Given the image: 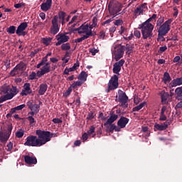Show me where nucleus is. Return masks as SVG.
Masks as SVG:
<instances>
[{"label":"nucleus","instance_id":"19","mask_svg":"<svg viewBox=\"0 0 182 182\" xmlns=\"http://www.w3.org/2000/svg\"><path fill=\"white\" fill-rule=\"evenodd\" d=\"M26 105L28 106V109L31 110V112H36V113H39V108L41 106L37 104H33L32 102L28 101L26 103Z\"/></svg>","mask_w":182,"mask_h":182},{"label":"nucleus","instance_id":"64","mask_svg":"<svg viewBox=\"0 0 182 182\" xmlns=\"http://www.w3.org/2000/svg\"><path fill=\"white\" fill-rule=\"evenodd\" d=\"M182 107V101L179 102L175 107L176 110H177V109H181Z\"/></svg>","mask_w":182,"mask_h":182},{"label":"nucleus","instance_id":"48","mask_svg":"<svg viewBox=\"0 0 182 182\" xmlns=\"http://www.w3.org/2000/svg\"><path fill=\"white\" fill-rule=\"evenodd\" d=\"M24 132L23 131H18L16 133V136L18 137V139H21V137H23Z\"/></svg>","mask_w":182,"mask_h":182},{"label":"nucleus","instance_id":"31","mask_svg":"<svg viewBox=\"0 0 182 182\" xmlns=\"http://www.w3.org/2000/svg\"><path fill=\"white\" fill-rule=\"evenodd\" d=\"M163 82L165 83V85H167L168 82H171V77L168 72H165L164 73Z\"/></svg>","mask_w":182,"mask_h":182},{"label":"nucleus","instance_id":"6","mask_svg":"<svg viewBox=\"0 0 182 182\" xmlns=\"http://www.w3.org/2000/svg\"><path fill=\"white\" fill-rule=\"evenodd\" d=\"M112 53L114 55L116 62H118L124 55V46H122V44L114 46L112 48Z\"/></svg>","mask_w":182,"mask_h":182},{"label":"nucleus","instance_id":"50","mask_svg":"<svg viewBox=\"0 0 182 182\" xmlns=\"http://www.w3.org/2000/svg\"><path fill=\"white\" fill-rule=\"evenodd\" d=\"M167 50V46H164L159 48V53H163L164 52H166Z\"/></svg>","mask_w":182,"mask_h":182},{"label":"nucleus","instance_id":"33","mask_svg":"<svg viewBox=\"0 0 182 182\" xmlns=\"http://www.w3.org/2000/svg\"><path fill=\"white\" fill-rule=\"evenodd\" d=\"M144 12V11L142 9L141 7H136V9L134 10L136 18H137V16H140V15H143Z\"/></svg>","mask_w":182,"mask_h":182},{"label":"nucleus","instance_id":"9","mask_svg":"<svg viewBox=\"0 0 182 182\" xmlns=\"http://www.w3.org/2000/svg\"><path fill=\"white\" fill-rule=\"evenodd\" d=\"M118 100L121 103L120 106L122 107H128L129 104L127 102L129 100V97L126 95V92L122 91V90H118Z\"/></svg>","mask_w":182,"mask_h":182},{"label":"nucleus","instance_id":"52","mask_svg":"<svg viewBox=\"0 0 182 182\" xmlns=\"http://www.w3.org/2000/svg\"><path fill=\"white\" fill-rule=\"evenodd\" d=\"M164 22V18H159L156 22V26H161V24Z\"/></svg>","mask_w":182,"mask_h":182},{"label":"nucleus","instance_id":"32","mask_svg":"<svg viewBox=\"0 0 182 182\" xmlns=\"http://www.w3.org/2000/svg\"><path fill=\"white\" fill-rule=\"evenodd\" d=\"M41 42L43 43V45H46V46H49V45H50L52 43V38H43L41 39Z\"/></svg>","mask_w":182,"mask_h":182},{"label":"nucleus","instance_id":"54","mask_svg":"<svg viewBox=\"0 0 182 182\" xmlns=\"http://www.w3.org/2000/svg\"><path fill=\"white\" fill-rule=\"evenodd\" d=\"M134 36H136V38H140L141 36V33H140V31H138V30L134 31Z\"/></svg>","mask_w":182,"mask_h":182},{"label":"nucleus","instance_id":"30","mask_svg":"<svg viewBox=\"0 0 182 182\" xmlns=\"http://www.w3.org/2000/svg\"><path fill=\"white\" fill-rule=\"evenodd\" d=\"M77 79L81 80V82H86L87 80V74L85 71H82L80 74L78 75Z\"/></svg>","mask_w":182,"mask_h":182},{"label":"nucleus","instance_id":"16","mask_svg":"<svg viewBox=\"0 0 182 182\" xmlns=\"http://www.w3.org/2000/svg\"><path fill=\"white\" fill-rule=\"evenodd\" d=\"M31 93L32 89H31V84L28 82L25 83L21 92V96H28V95H31Z\"/></svg>","mask_w":182,"mask_h":182},{"label":"nucleus","instance_id":"37","mask_svg":"<svg viewBox=\"0 0 182 182\" xmlns=\"http://www.w3.org/2000/svg\"><path fill=\"white\" fill-rule=\"evenodd\" d=\"M27 119L28 120L30 126H31V127H33V126H35V124H36V121L35 120V118H33V117L28 116L27 117Z\"/></svg>","mask_w":182,"mask_h":182},{"label":"nucleus","instance_id":"8","mask_svg":"<svg viewBox=\"0 0 182 182\" xmlns=\"http://www.w3.org/2000/svg\"><path fill=\"white\" fill-rule=\"evenodd\" d=\"M107 89L105 90L107 93L110 92L112 90H116L119 87V76L114 75L108 82Z\"/></svg>","mask_w":182,"mask_h":182},{"label":"nucleus","instance_id":"55","mask_svg":"<svg viewBox=\"0 0 182 182\" xmlns=\"http://www.w3.org/2000/svg\"><path fill=\"white\" fill-rule=\"evenodd\" d=\"M22 6H25V4L23 3H18L14 4V8L16 9H19V8H22Z\"/></svg>","mask_w":182,"mask_h":182},{"label":"nucleus","instance_id":"58","mask_svg":"<svg viewBox=\"0 0 182 182\" xmlns=\"http://www.w3.org/2000/svg\"><path fill=\"white\" fill-rule=\"evenodd\" d=\"M159 120H160L161 122H164V121L167 120V117H166V114H161Z\"/></svg>","mask_w":182,"mask_h":182},{"label":"nucleus","instance_id":"61","mask_svg":"<svg viewBox=\"0 0 182 182\" xmlns=\"http://www.w3.org/2000/svg\"><path fill=\"white\" fill-rule=\"evenodd\" d=\"M79 66H80V63H79V60H77L75 63H74L73 68V69H75V70H77V68H79Z\"/></svg>","mask_w":182,"mask_h":182},{"label":"nucleus","instance_id":"40","mask_svg":"<svg viewBox=\"0 0 182 182\" xmlns=\"http://www.w3.org/2000/svg\"><path fill=\"white\" fill-rule=\"evenodd\" d=\"M164 36H166V34H161V33H158V42H164L166 41V38H164Z\"/></svg>","mask_w":182,"mask_h":182},{"label":"nucleus","instance_id":"22","mask_svg":"<svg viewBox=\"0 0 182 182\" xmlns=\"http://www.w3.org/2000/svg\"><path fill=\"white\" fill-rule=\"evenodd\" d=\"M182 77L173 79L169 84L171 87H176V86H181Z\"/></svg>","mask_w":182,"mask_h":182},{"label":"nucleus","instance_id":"2","mask_svg":"<svg viewBox=\"0 0 182 182\" xmlns=\"http://www.w3.org/2000/svg\"><path fill=\"white\" fill-rule=\"evenodd\" d=\"M28 28V23L23 22L21 23L16 29V26H10L6 29V32L9 35H14V33H16L17 36H26L28 35V32L25 31V30Z\"/></svg>","mask_w":182,"mask_h":182},{"label":"nucleus","instance_id":"38","mask_svg":"<svg viewBox=\"0 0 182 182\" xmlns=\"http://www.w3.org/2000/svg\"><path fill=\"white\" fill-rule=\"evenodd\" d=\"M83 81H75L71 85V87L76 89L77 86H82Z\"/></svg>","mask_w":182,"mask_h":182},{"label":"nucleus","instance_id":"7","mask_svg":"<svg viewBox=\"0 0 182 182\" xmlns=\"http://www.w3.org/2000/svg\"><path fill=\"white\" fill-rule=\"evenodd\" d=\"M108 11L114 18L122 11V6L117 1L112 0L108 4Z\"/></svg>","mask_w":182,"mask_h":182},{"label":"nucleus","instance_id":"39","mask_svg":"<svg viewBox=\"0 0 182 182\" xmlns=\"http://www.w3.org/2000/svg\"><path fill=\"white\" fill-rule=\"evenodd\" d=\"M109 125V127H107V131L109 132V133H113L114 129H116V125L114 124H111Z\"/></svg>","mask_w":182,"mask_h":182},{"label":"nucleus","instance_id":"53","mask_svg":"<svg viewBox=\"0 0 182 182\" xmlns=\"http://www.w3.org/2000/svg\"><path fill=\"white\" fill-rule=\"evenodd\" d=\"M52 122H54L55 124H59L60 123H62L63 121L59 118H53Z\"/></svg>","mask_w":182,"mask_h":182},{"label":"nucleus","instance_id":"11","mask_svg":"<svg viewBox=\"0 0 182 182\" xmlns=\"http://www.w3.org/2000/svg\"><path fill=\"white\" fill-rule=\"evenodd\" d=\"M58 20L59 17L58 16H54L51 21L52 26L50 27V32L53 35H56L60 29V28H59Z\"/></svg>","mask_w":182,"mask_h":182},{"label":"nucleus","instance_id":"15","mask_svg":"<svg viewBox=\"0 0 182 182\" xmlns=\"http://www.w3.org/2000/svg\"><path fill=\"white\" fill-rule=\"evenodd\" d=\"M24 161L26 164L29 166H32V164H36L38 163V159H36V156H31L29 155L24 156Z\"/></svg>","mask_w":182,"mask_h":182},{"label":"nucleus","instance_id":"56","mask_svg":"<svg viewBox=\"0 0 182 182\" xmlns=\"http://www.w3.org/2000/svg\"><path fill=\"white\" fill-rule=\"evenodd\" d=\"M70 93H72V88L70 87H68V89L67 90V91L65 92L64 96H65L66 97H68V96L70 95Z\"/></svg>","mask_w":182,"mask_h":182},{"label":"nucleus","instance_id":"4","mask_svg":"<svg viewBox=\"0 0 182 182\" xmlns=\"http://www.w3.org/2000/svg\"><path fill=\"white\" fill-rule=\"evenodd\" d=\"M139 29H141L142 38L144 39H151L153 38V30L154 29V26L153 24H139Z\"/></svg>","mask_w":182,"mask_h":182},{"label":"nucleus","instance_id":"26","mask_svg":"<svg viewBox=\"0 0 182 182\" xmlns=\"http://www.w3.org/2000/svg\"><path fill=\"white\" fill-rule=\"evenodd\" d=\"M9 135L6 133L2 131L0 132V142L1 143H6V141H8V140H9Z\"/></svg>","mask_w":182,"mask_h":182},{"label":"nucleus","instance_id":"29","mask_svg":"<svg viewBox=\"0 0 182 182\" xmlns=\"http://www.w3.org/2000/svg\"><path fill=\"white\" fill-rule=\"evenodd\" d=\"M134 48V45L132 43H127L124 46V50H127V55H130L132 53V50Z\"/></svg>","mask_w":182,"mask_h":182},{"label":"nucleus","instance_id":"27","mask_svg":"<svg viewBox=\"0 0 182 182\" xmlns=\"http://www.w3.org/2000/svg\"><path fill=\"white\" fill-rule=\"evenodd\" d=\"M175 95L177 100H182V86L175 90Z\"/></svg>","mask_w":182,"mask_h":182},{"label":"nucleus","instance_id":"20","mask_svg":"<svg viewBox=\"0 0 182 182\" xmlns=\"http://www.w3.org/2000/svg\"><path fill=\"white\" fill-rule=\"evenodd\" d=\"M169 124H170L169 122H165L162 124L156 123L154 124V128L156 129L157 130H159V132H163L164 130H166V129L168 127Z\"/></svg>","mask_w":182,"mask_h":182},{"label":"nucleus","instance_id":"24","mask_svg":"<svg viewBox=\"0 0 182 182\" xmlns=\"http://www.w3.org/2000/svg\"><path fill=\"white\" fill-rule=\"evenodd\" d=\"M46 90H48V84H41L39 86L38 95H40V96H43V95L46 93Z\"/></svg>","mask_w":182,"mask_h":182},{"label":"nucleus","instance_id":"5","mask_svg":"<svg viewBox=\"0 0 182 182\" xmlns=\"http://www.w3.org/2000/svg\"><path fill=\"white\" fill-rule=\"evenodd\" d=\"M36 134L40 139H44L45 144H46L48 141H50V139H52V137H58L57 133H51L49 131H43L41 129H37L36 131Z\"/></svg>","mask_w":182,"mask_h":182},{"label":"nucleus","instance_id":"35","mask_svg":"<svg viewBox=\"0 0 182 182\" xmlns=\"http://www.w3.org/2000/svg\"><path fill=\"white\" fill-rule=\"evenodd\" d=\"M157 18V14H153L152 16L148 18L145 22L142 23L144 25H151V22L153 19H156Z\"/></svg>","mask_w":182,"mask_h":182},{"label":"nucleus","instance_id":"23","mask_svg":"<svg viewBox=\"0 0 182 182\" xmlns=\"http://www.w3.org/2000/svg\"><path fill=\"white\" fill-rule=\"evenodd\" d=\"M50 72V67L43 66L41 71L37 72L38 77H42L43 75H46V73H49Z\"/></svg>","mask_w":182,"mask_h":182},{"label":"nucleus","instance_id":"63","mask_svg":"<svg viewBox=\"0 0 182 182\" xmlns=\"http://www.w3.org/2000/svg\"><path fill=\"white\" fill-rule=\"evenodd\" d=\"M26 105L25 104H23V105H18V106L16 107V110H22V109L26 107Z\"/></svg>","mask_w":182,"mask_h":182},{"label":"nucleus","instance_id":"44","mask_svg":"<svg viewBox=\"0 0 182 182\" xmlns=\"http://www.w3.org/2000/svg\"><path fill=\"white\" fill-rule=\"evenodd\" d=\"M59 19H61L62 21L65 20V18L66 17V13L64 11H60L58 14Z\"/></svg>","mask_w":182,"mask_h":182},{"label":"nucleus","instance_id":"43","mask_svg":"<svg viewBox=\"0 0 182 182\" xmlns=\"http://www.w3.org/2000/svg\"><path fill=\"white\" fill-rule=\"evenodd\" d=\"M89 52L92 55V56H95L96 53H99V50L95 48H92L89 49Z\"/></svg>","mask_w":182,"mask_h":182},{"label":"nucleus","instance_id":"60","mask_svg":"<svg viewBox=\"0 0 182 182\" xmlns=\"http://www.w3.org/2000/svg\"><path fill=\"white\" fill-rule=\"evenodd\" d=\"M14 147V144L12 142H9L7 144V151H11V150H12V148Z\"/></svg>","mask_w":182,"mask_h":182},{"label":"nucleus","instance_id":"3","mask_svg":"<svg viewBox=\"0 0 182 182\" xmlns=\"http://www.w3.org/2000/svg\"><path fill=\"white\" fill-rule=\"evenodd\" d=\"M45 144V140L39 136L30 135L26 138V141L24 143V146H28L31 147H41Z\"/></svg>","mask_w":182,"mask_h":182},{"label":"nucleus","instance_id":"36","mask_svg":"<svg viewBox=\"0 0 182 182\" xmlns=\"http://www.w3.org/2000/svg\"><path fill=\"white\" fill-rule=\"evenodd\" d=\"M144 106H146V102H141L138 106L134 107L132 110L133 112H139V110H141V109H143Z\"/></svg>","mask_w":182,"mask_h":182},{"label":"nucleus","instance_id":"41","mask_svg":"<svg viewBox=\"0 0 182 182\" xmlns=\"http://www.w3.org/2000/svg\"><path fill=\"white\" fill-rule=\"evenodd\" d=\"M61 49L63 50H70V43H67L62 44Z\"/></svg>","mask_w":182,"mask_h":182},{"label":"nucleus","instance_id":"62","mask_svg":"<svg viewBox=\"0 0 182 182\" xmlns=\"http://www.w3.org/2000/svg\"><path fill=\"white\" fill-rule=\"evenodd\" d=\"M95 117V116H93V112H90L88 114H87V120H92Z\"/></svg>","mask_w":182,"mask_h":182},{"label":"nucleus","instance_id":"49","mask_svg":"<svg viewBox=\"0 0 182 182\" xmlns=\"http://www.w3.org/2000/svg\"><path fill=\"white\" fill-rule=\"evenodd\" d=\"M4 66H6V69H9V68H11V60L6 59L4 61Z\"/></svg>","mask_w":182,"mask_h":182},{"label":"nucleus","instance_id":"46","mask_svg":"<svg viewBox=\"0 0 182 182\" xmlns=\"http://www.w3.org/2000/svg\"><path fill=\"white\" fill-rule=\"evenodd\" d=\"M95 127L94 126L90 127V129L87 131V134L92 136L95 133Z\"/></svg>","mask_w":182,"mask_h":182},{"label":"nucleus","instance_id":"34","mask_svg":"<svg viewBox=\"0 0 182 182\" xmlns=\"http://www.w3.org/2000/svg\"><path fill=\"white\" fill-rule=\"evenodd\" d=\"M50 8L52 7L46 3H42L41 5V11H43V12H48Z\"/></svg>","mask_w":182,"mask_h":182},{"label":"nucleus","instance_id":"57","mask_svg":"<svg viewBox=\"0 0 182 182\" xmlns=\"http://www.w3.org/2000/svg\"><path fill=\"white\" fill-rule=\"evenodd\" d=\"M9 137H11V134L12 133V126H9L7 131L5 132Z\"/></svg>","mask_w":182,"mask_h":182},{"label":"nucleus","instance_id":"1","mask_svg":"<svg viewBox=\"0 0 182 182\" xmlns=\"http://www.w3.org/2000/svg\"><path fill=\"white\" fill-rule=\"evenodd\" d=\"M18 92L16 87L5 84L0 88V95H5L0 97V103H4L6 100H11V99L18 95Z\"/></svg>","mask_w":182,"mask_h":182},{"label":"nucleus","instance_id":"12","mask_svg":"<svg viewBox=\"0 0 182 182\" xmlns=\"http://www.w3.org/2000/svg\"><path fill=\"white\" fill-rule=\"evenodd\" d=\"M56 39L58 42L55 43V46H60L62 43H65V42H68L70 38L66 34L59 33L56 36Z\"/></svg>","mask_w":182,"mask_h":182},{"label":"nucleus","instance_id":"45","mask_svg":"<svg viewBox=\"0 0 182 182\" xmlns=\"http://www.w3.org/2000/svg\"><path fill=\"white\" fill-rule=\"evenodd\" d=\"M36 76H38V73L33 72L31 74L29 75L28 79L30 80H35Z\"/></svg>","mask_w":182,"mask_h":182},{"label":"nucleus","instance_id":"25","mask_svg":"<svg viewBox=\"0 0 182 182\" xmlns=\"http://www.w3.org/2000/svg\"><path fill=\"white\" fill-rule=\"evenodd\" d=\"M160 95H161V102L164 105H166V103H167V99L170 97V95L168 94V92H166L164 90L161 91L160 92Z\"/></svg>","mask_w":182,"mask_h":182},{"label":"nucleus","instance_id":"17","mask_svg":"<svg viewBox=\"0 0 182 182\" xmlns=\"http://www.w3.org/2000/svg\"><path fill=\"white\" fill-rule=\"evenodd\" d=\"M119 119V115L116 114L113 112H110L109 118L107 120L105 123H104V126H107V124H113L116 120Z\"/></svg>","mask_w":182,"mask_h":182},{"label":"nucleus","instance_id":"59","mask_svg":"<svg viewBox=\"0 0 182 182\" xmlns=\"http://www.w3.org/2000/svg\"><path fill=\"white\" fill-rule=\"evenodd\" d=\"M123 23V20L122 19H117L114 21V25H116L117 26H119L120 25H122Z\"/></svg>","mask_w":182,"mask_h":182},{"label":"nucleus","instance_id":"14","mask_svg":"<svg viewBox=\"0 0 182 182\" xmlns=\"http://www.w3.org/2000/svg\"><path fill=\"white\" fill-rule=\"evenodd\" d=\"M73 32H78L79 34L81 33H89V24H82L77 28H73Z\"/></svg>","mask_w":182,"mask_h":182},{"label":"nucleus","instance_id":"47","mask_svg":"<svg viewBox=\"0 0 182 182\" xmlns=\"http://www.w3.org/2000/svg\"><path fill=\"white\" fill-rule=\"evenodd\" d=\"M19 73V71L17 69H15V67L14 69L10 72L11 76H16V75H18Z\"/></svg>","mask_w":182,"mask_h":182},{"label":"nucleus","instance_id":"42","mask_svg":"<svg viewBox=\"0 0 182 182\" xmlns=\"http://www.w3.org/2000/svg\"><path fill=\"white\" fill-rule=\"evenodd\" d=\"M92 27H90V29H92V28H96V26H97V17L95 16L92 18V24L91 26Z\"/></svg>","mask_w":182,"mask_h":182},{"label":"nucleus","instance_id":"13","mask_svg":"<svg viewBox=\"0 0 182 182\" xmlns=\"http://www.w3.org/2000/svg\"><path fill=\"white\" fill-rule=\"evenodd\" d=\"M124 60L122 59L118 62H116L113 65V73H115V75H120V71L122 70V67L123 65H124Z\"/></svg>","mask_w":182,"mask_h":182},{"label":"nucleus","instance_id":"28","mask_svg":"<svg viewBox=\"0 0 182 182\" xmlns=\"http://www.w3.org/2000/svg\"><path fill=\"white\" fill-rule=\"evenodd\" d=\"M15 69L18 72H23L24 70H26V64L23 62H20V63L15 67Z\"/></svg>","mask_w":182,"mask_h":182},{"label":"nucleus","instance_id":"18","mask_svg":"<svg viewBox=\"0 0 182 182\" xmlns=\"http://www.w3.org/2000/svg\"><path fill=\"white\" fill-rule=\"evenodd\" d=\"M129 118L126 117H121L117 122V126H119L120 129H124V127H126L127 125V123H129Z\"/></svg>","mask_w":182,"mask_h":182},{"label":"nucleus","instance_id":"21","mask_svg":"<svg viewBox=\"0 0 182 182\" xmlns=\"http://www.w3.org/2000/svg\"><path fill=\"white\" fill-rule=\"evenodd\" d=\"M93 36V32L92 31V30H90L88 33H87L85 35H84L81 38L75 39V43H80V42H83V41L90 38V36Z\"/></svg>","mask_w":182,"mask_h":182},{"label":"nucleus","instance_id":"10","mask_svg":"<svg viewBox=\"0 0 182 182\" xmlns=\"http://www.w3.org/2000/svg\"><path fill=\"white\" fill-rule=\"evenodd\" d=\"M171 22L173 20L171 18L167 20L164 23H163L158 31V33H161V35H167L168 31L171 29L170 25H171Z\"/></svg>","mask_w":182,"mask_h":182},{"label":"nucleus","instance_id":"51","mask_svg":"<svg viewBox=\"0 0 182 182\" xmlns=\"http://www.w3.org/2000/svg\"><path fill=\"white\" fill-rule=\"evenodd\" d=\"M39 52V48L35 49L33 51L31 52V58H34L35 55L38 54Z\"/></svg>","mask_w":182,"mask_h":182}]
</instances>
